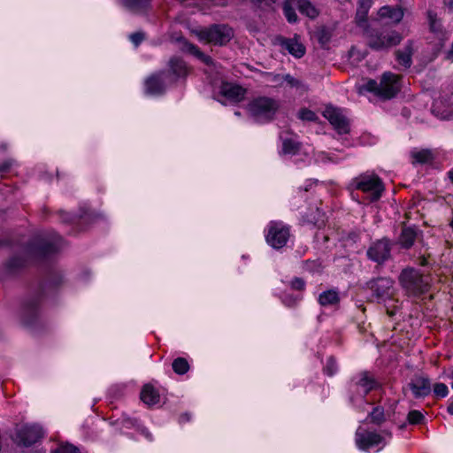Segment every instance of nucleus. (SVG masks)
<instances>
[{
	"mask_svg": "<svg viewBox=\"0 0 453 453\" xmlns=\"http://www.w3.org/2000/svg\"><path fill=\"white\" fill-rule=\"evenodd\" d=\"M357 89L359 95L370 92L384 100L393 98L396 92V75L386 72L381 75L379 81L372 79L367 80L364 84L359 85Z\"/></svg>",
	"mask_w": 453,
	"mask_h": 453,
	"instance_id": "1",
	"label": "nucleus"
},
{
	"mask_svg": "<svg viewBox=\"0 0 453 453\" xmlns=\"http://www.w3.org/2000/svg\"><path fill=\"white\" fill-rule=\"evenodd\" d=\"M277 109V102L268 97L256 98L247 105L250 115L258 122L271 119Z\"/></svg>",
	"mask_w": 453,
	"mask_h": 453,
	"instance_id": "2",
	"label": "nucleus"
},
{
	"mask_svg": "<svg viewBox=\"0 0 453 453\" xmlns=\"http://www.w3.org/2000/svg\"><path fill=\"white\" fill-rule=\"evenodd\" d=\"M201 42L215 45H224L234 36L233 29L226 25H214L196 32Z\"/></svg>",
	"mask_w": 453,
	"mask_h": 453,
	"instance_id": "3",
	"label": "nucleus"
},
{
	"mask_svg": "<svg viewBox=\"0 0 453 453\" xmlns=\"http://www.w3.org/2000/svg\"><path fill=\"white\" fill-rule=\"evenodd\" d=\"M401 284L408 295H418L427 291L428 281L418 270L405 269L401 273Z\"/></svg>",
	"mask_w": 453,
	"mask_h": 453,
	"instance_id": "4",
	"label": "nucleus"
},
{
	"mask_svg": "<svg viewBox=\"0 0 453 453\" xmlns=\"http://www.w3.org/2000/svg\"><path fill=\"white\" fill-rule=\"evenodd\" d=\"M265 241L273 249L284 247L289 237L288 226L281 221H271L265 230Z\"/></svg>",
	"mask_w": 453,
	"mask_h": 453,
	"instance_id": "5",
	"label": "nucleus"
},
{
	"mask_svg": "<svg viewBox=\"0 0 453 453\" xmlns=\"http://www.w3.org/2000/svg\"><path fill=\"white\" fill-rule=\"evenodd\" d=\"M386 437L379 433L369 431L359 426L355 434V443L358 449L369 451L370 449L385 444Z\"/></svg>",
	"mask_w": 453,
	"mask_h": 453,
	"instance_id": "6",
	"label": "nucleus"
},
{
	"mask_svg": "<svg viewBox=\"0 0 453 453\" xmlns=\"http://www.w3.org/2000/svg\"><path fill=\"white\" fill-rule=\"evenodd\" d=\"M367 43L374 50H386L395 42V33L394 30L383 29L381 31H366Z\"/></svg>",
	"mask_w": 453,
	"mask_h": 453,
	"instance_id": "7",
	"label": "nucleus"
},
{
	"mask_svg": "<svg viewBox=\"0 0 453 453\" xmlns=\"http://www.w3.org/2000/svg\"><path fill=\"white\" fill-rule=\"evenodd\" d=\"M355 188L365 193H370L372 200H377L382 191V184L375 175H360L353 180Z\"/></svg>",
	"mask_w": 453,
	"mask_h": 453,
	"instance_id": "8",
	"label": "nucleus"
},
{
	"mask_svg": "<svg viewBox=\"0 0 453 453\" xmlns=\"http://www.w3.org/2000/svg\"><path fill=\"white\" fill-rule=\"evenodd\" d=\"M173 80L168 73L161 72L150 76L144 84V90L147 95L159 96L165 91L167 84L173 82Z\"/></svg>",
	"mask_w": 453,
	"mask_h": 453,
	"instance_id": "9",
	"label": "nucleus"
},
{
	"mask_svg": "<svg viewBox=\"0 0 453 453\" xmlns=\"http://www.w3.org/2000/svg\"><path fill=\"white\" fill-rule=\"evenodd\" d=\"M376 387L377 383L373 378L368 372H362L353 378L350 389L356 394V398H362ZM351 399L353 400L354 396H351Z\"/></svg>",
	"mask_w": 453,
	"mask_h": 453,
	"instance_id": "10",
	"label": "nucleus"
},
{
	"mask_svg": "<svg viewBox=\"0 0 453 453\" xmlns=\"http://www.w3.org/2000/svg\"><path fill=\"white\" fill-rule=\"evenodd\" d=\"M323 115L339 134H344L349 132V119L344 116L342 110L333 106H327Z\"/></svg>",
	"mask_w": 453,
	"mask_h": 453,
	"instance_id": "11",
	"label": "nucleus"
},
{
	"mask_svg": "<svg viewBox=\"0 0 453 453\" xmlns=\"http://www.w3.org/2000/svg\"><path fill=\"white\" fill-rule=\"evenodd\" d=\"M392 245L388 239L373 242L367 250L368 257L378 264H382L390 257Z\"/></svg>",
	"mask_w": 453,
	"mask_h": 453,
	"instance_id": "12",
	"label": "nucleus"
},
{
	"mask_svg": "<svg viewBox=\"0 0 453 453\" xmlns=\"http://www.w3.org/2000/svg\"><path fill=\"white\" fill-rule=\"evenodd\" d=\"M42 435V428L37 425L22 426L17 432V442L23 446L35 443Z\"/></svg>",
	"mask_w": 453,
	"mask_h": 453,
	"instance_id": "13",
	"label": "nucleus"
},
{
	"mask_svg": "<svg viewBox=\"0 0 453 453\" xmlns=\"http://www.w3.org/2000/svg\"><path fill=\"white\" fill-rule=\"evenodd\" d=\"M394 282L388 278H379L369 283V288L376 296L383 301L391 298L394 295Z\"/></svg>",
	"mask_w": 453,
	"mask_h": 453,
	"instance_id": "14",
	"label": "nucleus"
},
{
	"mask_svg": "<svg viewBox=\"0 0 453 453\" xmlns=\"http://www.w3.org/2000/svg\"><path fill=\"white\" fill-rule=\"evenodd\" d=\"M415 397H425L431 393L430 380L423 375L415 376L407 386Z\"/></svg>",
	"mask_w": 453,
	"mask_h": 453,
	"instance_id": "15",
	"label": "nucleus"
},
{
	"mask_svg": "<svg viewBox=\"0 0 453 453\" xmlns=\"http://www.w3.org/2000/svg\"><path fill=\"white\" fill-rule=\"evenodd\" d=\"M220 94L227 100L237 103L244 98L245 89L237 84L224 82L220 87Z\"/></svg>",
	"mask_w": 453,
	"mask_h": 453,
	"instance_id": "16",
	"label": "nucleus"
},
{
	"mask_svg": "<svg viewBox=\"0 0 453 453\" xmlns=\"http://www.w3.org/2000/svg\"><path fill=\"white\" fill-rule=\"evenodd\" d=\"M282 141L281 153L287 156H296L301 151L300 143L293 134L280 135Z\"/></svg>",
	"mask_w": 453,
	"mask_h": 453,
	"instance_id": "17",
	"label": "nucleus"
},
{
	"mask_svg": "<svg viewBox=\"0 0 453 453\" xmlns=\"http://www.w3.org/2000/svg\"><path fill=\"white\" fill-rule=\"evenodd\" d=\"M141 400L147 405H154L159 403L160 396L153 386L146 384L142 389Z\"/></svg>",
	"mask_w": 453,
	"mask_h": 453,
	"instance_id": "18",
	"label": "nucleus"
},
{
	"mask_svg": "<svg viewBox=\"0 0 453 453\" xmlns=\"http://www.w3.org/2000/svg\"><path fill=\"white\" fill-rule=\"evenodd\" d=\"M292 4L299 12L311 19L318 16L319 12L308 0H293Z\"/></svg>",
	"mask_w": 453,
	"mask_h": 453,
	"instance_id": "19",
	"label": "nucleus"
},
{
	"mask_svg": "<svg viewBox=\"0 0 453 453\" xmlns=\"http://www.w3.org/2000/svg\"><path fill=\"white\" fill-rule=\"evenodd\" d=\"M169 67L172 74L175 76L174 78L170 76L173 81L176 78L186 76L188 73L186 64L180 58H172L169 62ZM168 74L171 75L170 73Z\"/></svg>",
	"mask_w": 453,
	"mask_h": 453,
	"instance_id": "20",
	"label": "nucleus"
},
{
	"mask_svg": "<svg viewBox=\"0 0 453 453\" xmlns=\"http://www.w3.org/2000/svg\"><path fill=\"white\" fill-rule=\"evenodd\" d=\"M417 237V230L413 227H404L402 230L400 240L398 243L402 248L409 249L411 248Z\"/></svg>",
	"mask_w": 453,
	"mask_h": 453,
	"instance_id": "21",
	"label": "nucleus"
},
{
	"mask_svg": "<svg viewBox=\"0 0 453 453\" xmlns=\"http://www.w3.org/2000/svg\"><path fill=\"white\" fill-rule=\"evenodd\" d=\"M395 10L393 7L385 5L378 12V20L382 23L390 24L395 27L396 19H395Z\"/></svg>",
	"mask_w": 453,
	"mask_h": 453,
	"instance_id": "22",
	"label": "nucleus"
},
{
	"mask_svg": "<svg viewBox=\"0 0 453 453\" xmlns=\"http://www.w3.org/2000/svg\"><path fill=\"white\" fill-rule=\"evenodd\" d=\"M282 46L296 58H302L305 53L304 46L296 40H286L282 42Z\"/></svg>",
	"mask_w": 453,
	"mask_h": 453,
	"instance_id": "23",
	"label": "nucleus"
},
{
	"mask_svg": "<svg viewBox=\"0 0 453 453\" xmlns=\"http://www.w3.org/2000/svg\"><path fill=\"white\" fill-rule=\"evenodd\" d=\"M411 55H412V46L411 44H407L403 50L398 53V70L400 66L403 69H408L411 65Z\"/></svg>",
	"mask_w": 453,
	"mask_h": 453,
	"instance_id": "24",
	"label": "nucleus"
},
{
	"mask_svg": "<svg viewBox=\"0 0 453 453\" xmlns=\"http://www.w3.org/2000/svg\"><path fill=\"white\" fill-rule=\"evenodd\" d=\"M340 301L339 294L335 290H326L319 296V303L322 306H329L338 303Z\"/></svg>",
	"mask_w": 453,
	"mask_h": 453,
	"instance_id": "25",
	"label": "nucleus"
},
{
	"mask_svg": "<svg viewBox=\"0 0 453 453\" xmlns=\"http://www.w3.org/2000/svg\"><path fill=\"white\" fill-rule=\"evenodd\" d=\"M121 4L128 10L139 12L145 10L150 4L149 0H120Z\"/></svg>",
	"mask_w": 453,
	"mask_h": 453,
	"instance_id": "26",
	"label": "nucleus"
},
{
	"mask_svg": "<svg viewBox=\"0 0 453 453\" xmlns=\"http://www.w3.org/2000/svg\"><path fill=\"white\" fill-rule=\"evenodd\" d=\"M411 157L419 164L430 163L434 160L433 152L430 150L423 149L411 151Z\"/></svg>",
	"mask_w": 453,
	"mask_h": 453,
	"instance_id": "27",
	"label": "nucleus"
},
{
	"mask_svg": "<svg viewBox=\"0 0 453 453\" xmlns=\"http://www.w3.org/2000/svg\"><path fill=\"white\" fill-rule=\"evenodd\" d=\"M121 423L123 426L127 428L136 427L138 430L141 431V433L145 436V438H147L148 440L152 439L151 434H150L148 429L143 426H141L136 419L123 416Z\"/></svg>",
	"mask_w": 453,
	"mask_h": 453,
	"instance_id": "28",
	"label": "nucleus"
},
{
	"mask_svg": "<svg viewBox=\"0 0 453 453\" xmlns=\"http://www.w3.org/2000/svg\"><path fill=\"white\" fill-rule=\"evenodd\" d=\"M413 0H398V23L404 16H411Z\"/></svg>",
	"mask_w": 453,
	"mask_h": 453,
	"instance_id": "29",
	"label": "nucleus"
},
{
	"mask_svg": "<svg viewBox=\"0 0 453 453\" xmlns=\"http://www.w3.org/2000/svg\"><path fill=\"white\" fill-rule=\"evenodd\" d=\"M341 160H342V158L336 157L333 153L332 154H328L326 152L320 151V152H318V153L315 154V161L317 163H322V164L334 163V164H337Z\"/></svg>",
	"mask_w": 453,
	"mask_h": 453,
	"instance_id": "30",
	"label": "nucleus"
},
{
	"mask_svg": "<svg viewBox=\"0 0 453 453\" xmlns=\"http://www.w3.org/2000/svg\"><path fill=\"white\" fill-rule=\"evenodd\" d=\"M172 366L174 372L180 375L185 374L189 370V365L183 357L174 359Z\"/></svg>",
	"mask_w": 453,
	"mask_h": 453,
	"instance_id": "31",
	"label": "nucleus"
},
{
	"mask_svg": "<svg viewBox=\"0 0 453 453\" xmlns=\"http://www.w3.org/2000/svg\"><path fill=\"white\" fill-rule=\"evenodd\" d=\"M372 4V0H359V6L357 12L358 22L365 20L368 10Z\"/></svg>",
	"mask_w": 453,
	"mask_h": 453,
	"instance_id": "32",
	"label": "nucleus"
},
{
	"mask_svg": "<svg viewBox=\"0 0 453 453\" xmlns=\"http://www.w3.org/2000/svg\"><path fill=\"white\" fill-rule=\"evenodd\" d=\"M292 1L293 0L287 2L283 7L284 14H285L288 21L290 23L296 22L297 19L296 13L295 12V8H296V7L294 6V4H292Z\"/></svg>",
	"mask_w": 453,
	"mask_h": 453,
	"instance_id": "33",
	"label": "nucleus"
},
{
	"mask_svg": "<svg viewBox=\"0 0 453 453\" xmlns=\"http://www.w3.org/2000/svg\"><path fill=\"white\" fill-rule=\"evenodd\" d=\"M188 50L191 54L196 56L197 58H199L202 62H203L205 65H210L212 64V59L209 57L204 55L202 51L199 50L197 47L195 45H190L188 48Z\"/></svg>",
	"mask_w": 453,
	"mask_h": 453,
	"instance_id": "34",
	"label": "nucleus"
},
{
	"mask_svg": "<svg viewBox=\"0 0 453 453\" xmlns=\"http://www.w3.org/2000/svg\"><path fill=\"white\" fill-rule=\"evenodd\" d=\"M408 422L411 425L420 423L424 419V415L419 411H411L407 416Z\"/></svg>",
	"mask_w": 453,
	"mask_h": 453,
	"instance_id": "35",
	"label": "nucleus"
},
{
	"mask_svg": "<svg viewBox=\"0 0 453 453\" xmlns=\"http://www.w3.org/2000/svg\"><path fill=\"white\" fill-rule=\"evenodd\" d=\"M428 19L430 23V28L434 32L441 31V21L437 19L436 14L433 12L428 13Z\"/></svg>",
	"mask_w": 453,
	"mask_h": 453,
	"instance_id": "36",
	"label": "nucleus"
},
{
	"mask_svg": "<svg viewBox=\"0 0 453 453\" xmlns=\"http://www.w3.org/2000/svg\"><path fill=\"white\" fill-rule=\"evenodd\" d=\"M52 453H80V451L73 445L65 443L59 445Z\"/></svg>",
	"mask_w": 453,
	"mask_h": 453,
	"instance_id": "37",
	"label": "nucleus"
},
{
	"mask_svg": "<svg viewBox=\"0 0 453 453\" xmlns=\"http://www.w3.org/2000/svg\"><path fill=\"white\" fill-rule=\"evenodd\" d=\"M370 418L375 424H380L385 419L384 412L380 408L373 409V411L370 413Z\"/></svg>",
	"mask_w": 453,
	"mask_h": 453,
	"instance_id": "38",
	"label": "nucleus"
},
{
	"mask_svg": "<svg viewBox=\"0 0 453 453\" xmlns=\"http://www.w3.org/2000/svg\"><path fill=\"white\" fill-rule=\"evenodd\" d=\"M324 371L326 374L332 376L334 375L337 371V365L335 360L333 357H328L326 359V363L324 368Z\"/></svg>",
	"mask_w": 453,
	"mask_h": 453,
	"instance_id": "39",
	"label": "nucleus"
},
{
	"mask_svg": "<svg viewBox=\"0 0 453 453\" xmlns=\"http://www.w3.org/2000/svg\"><path fill=\"white\" fill-rule=\"evenodd\" d=\"M434 393L437 397H445L448 395V387L444 383H436L434 386Z\"/></svg>",
	"mask_w": 453,
	"mask_h": 453,
	"instance_id": "40",
	"label": "nucleus"
},
{
	"mask_svg": "<svg viewBox=\"0 0 453 453\" xmlns=\"http://www.w3.org/2000/svg\"><path fill=\"white\" fill-rule=\"evenodd\" d=\"M298 116L303 120L314 121L317 119L315 112L308 109H302Z\"/></svg>",
	"mask_w": 453,
	"mask_h": 453,
	"instance_id": "41",
	"label": "nucleus"
},
{
	"mask_svg": "<svg viewBox=\"0 0 453 453\" xmlns=\"http://www.w3.org/2000/svg\"><path fill=\"white\" fill-rule=\"evenodd\" d=\"M301 299V296L299 295L297 296H285L283 298H282V302L285 305L288 306V307H292V306H295Z\"/></svg>",
	"mask_w": 453,
	"mask_h": 453,
	"instance_id": "42",
	"label": "nucleus"
},
{
	"mask_svg": "<svg viewBox=\"0 0 453 453\" xmlns=\"http://www.w3.org/2000/svg\"><path fill=\"white\" fill-rule=\"evenodd\" d=\"M289 286L292 289L295 290H303L305 287V282L301 278H295L289 282Z\"/></svg>",
	"mask_w": 453,
	"mask_h": 453,
	"instance_id": "43",
	"label": "nucleus"
},
{
	"mask_svg": "<svg viewBox=\"0 0 453 453\" xmlns=\"http://www.w3.org/2000/svg\"><path fill=\"white\" fill-rule=\"evenodd\" d=\"M130 41L137 46L142 40H143V35L142 33H134L132 34L130 36Z\"/></svg>",
	"mask_w": 453,
	"mask_h": 453,
	"instance_id": "44",
	"label": "nucleus"
},
{
	"mask_svg": "<svg viewBox=\"0 0 453 453\" xmlns=\"http://www.w3.org/2000/svg\"><path fill=\"white\" fill-rule=\"evenodd\" d=\"M316 213L318 214V216H315V215L313 216L311 214V215H307L306 216L307 220L309 222H311V223H314V224H319V220H320V219H319L320 212H319V211L318 209H316Z\"/></svg>",
	"mask_w": 453,
	"mask_h": 453,
	"instance_id": "45",
	"label": "nucleus"
},
{
	"mask_svg": "<svg viewBox=\"0 0 453 453\" xmlns=\"http://www.w3.org/2000/svg\"><path fill=\"white\" fill-rule=\"evenodd\" d=\"M329 40V35L326 33L325 29L320 31L319 41L321 43H326Z\"/></svg>",
	"mask_w": 453,
	"mask_h": 453,
	"instance_id": "46",
	"label": "nucleus"
},
{
	"mask_svg": "<svg viewBox=\"0 0 453 453\" xmlns=\"http://www.w3.org/2000/svg\"><path fill=\"white\" fill-rule=\"evenodd\" d=\"M444 3L449 11L453 12V0H444Z\"/></svg>",
	"mask_w": 453,
	"mask_h": 453,
	"instance_id": "47",
	"label": "nucleus"
},
{
	"mask_svg": "<svg viewBox=\"0 0 453 453\" xmlns=\"http://www.w3.org/2000/svg\"><path fill=\"white\" fill-rule=\"evenodd\" d=\"M286 81H288V83H290L293 86L297 85V81H296L293 77L287 75Z\"/></svg>",
	"mask_w": 453,
	"mask_h": 453,
	"instance_id": "48",
	"label": "nucleus"
},
{
	"mask_svg": "<svg viewBox=\"0 0 453 453\" xmlns=\"http://www.w3.org/2000/svg\"><path fill=\"white\" fill-rule=\"evenodd\" d=\"M448 411L453 415V402L448 406Z\"/></svg>",
	"mask_w": 453,
	"mask_h": 453,
	"instance_id": "49",
	"label": "nucleus"
},
{
	"mask_svg": "<svg viewBox=\"0 0 453 453\" xmlns=\"http://www.w3.org/2000/svg\"><path fill=\"white\" fill-rule=\"evenodd\" d=\"M448 176L451 182H453V168L448 173Z\"/></svg>",
	"mask_w": 453,
	"mask_h": 453,
	"instance_id": "50",
	"label": "nucleus"
},
{
	"mask_svg": "<svg viewBox=\"0 0 453 453\" xmlns=\"http://www.w3.org/2000/svg\"><path fill=\"white\" fill-rule=\"evenodd\" d=\"M9 166H10V165H4L3 167H0V170L4 171V170L7 169Z\"/></svg>",
	"mask_w": 453,
	"mask_h": 453,
	"instance_id": "51",
	"label": "nucleus"
},
{
	"mask_svg": "<svg viewBox=\"0 0 453 453\" xmlns=\"http://www.w3.org/2000/svg\"><path fill=\"white\" fill-rule=\"evenodd\" d=\"M388 313L389 316H393L394 315V311H390L389 309H388Z\"/></svg>",
	"mask_w": 453,
	"mask_h": 453,
	"instance_id": "52",
	"label": "nucleus"
},
{
	"mask_svg": "<svg viewBox=\"0 0 453 453\" xmlns=\"http://www.w3.org/2000/svg\"><path fill=\"white\" fill-rule=\"evenodd\" d=\"M386 348H387V345L385 344V345L382 347V349H381V353H382V354H383V352L385 351Z\"/></svg>",
	"mask_w": 453,
	"mask_h": 453,
	"instance_id": "53",
	"label": "nucleus"
},
{
	"mask_svg": "<svg viewBox=\"0 0 453 453\" xmlns=\"http://www.w3.org/2000/svg\"><path fill=\"white\" fill-rule=\"evenodd\" d=\"M448 377L453 380V371L448 375Z\"/></svg>",
	"mask_w": 453,
	"mask_h": 453,
	"instance_id": "54",
	"label": "nucleus"
},
{
	"mask_svg": "<svg viewBox=\"0 0 453 453\" xmlns=\"http://www.w3.org/2000/svg\"><path fill=\"white\" fill-rule=\"evenodd\" d=\"M395 356V352L392 351L391 354L389 355V358L393 357Z\"/></svg>",
	"mask_w": 453,
	"mask_h": 453,
	"instance_id": "55",
	"label": "nucleus"
},
{
	"mask_svg": "<svg viewBox=\"0 0 453 453\" xmlns=\"http://www.w3.org/2000/svg\"><path fill=\"white\" fill-rule=\"evenodd\" d=\"M403 392L405 394V392H406V388L405 387L403 388Z\"/></svg>",
	"mask_w": 453,
	"mask_h": 453,
	"instance_id": "56",
	"label": "nucleus"
},
{
	"mask_svg": "<svg viewBox=\"0 0 453 453\" xmlns=\"http://www.w3.org/2000/svg\"><path fill=\"white\" fill-rule=\"evenodd\" d=\"M403 115L407 116V111H403Z\"/></svg>",
	"mask_w": 453,
	"mask_h": 453,
	"instance_id": "57",
	"label": "nucleus"
},
{
	"mask_svg": "<svg viewBox=\"0 0 453 453\" xmlns=\"http://www.w3.org/2000/svg\"><path fill=\"white\" fill-rule=\"evenodd\" d=\"M403 115L407 116V111H403Z\"/></svg>",
	"mask_w": 453,
	"mask_h": 453,
	"instance_id": "58",
	"label": "nucleus"
},
{
	"mask_svg": "<svg viewBox=\"0 0 453 453\" xmlns=\"http://www.w3.org/2000/svg\"><path fill=\"white\" fill-rule=\"evenodd\" d=\"M451 388H453V382L451 383Z\"/></svg>",
	"mask_w": 453,
	"mask_h": 453,
	"instance_id": "59",
	"label": "nucleus"
}]
</instances>
